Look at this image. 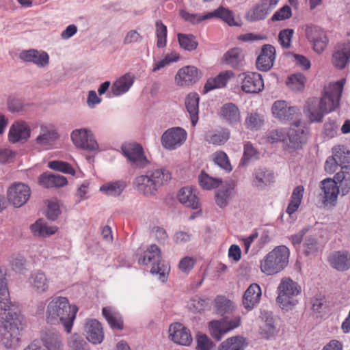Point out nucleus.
Returning a JSON list of instances; mask_svg holds the SVG:
<instances>
[{
    "label": "nucleus",
    "instance_id": "nucleus-40",
    "mask_svg": "<svg viewBox=\"0 0 350 350\" xmlns=\"http://www.w3.org/2000/svg\"><path fill=\"white\" fill-rule=\"evenodd\" d=\"M254 185L259 187L263 188L269 185L273 180V174L271 171L265 168H258L254 172Z\"/></svg>",
    "mask_w": 350,
    "mask_h": 350
},
{
    "label": "nucleus",
    "instance_id": "nucleus-52",
    "mask_svg": "<svg viewBox=\"0 0 350 350\" xmlns=\"http://www.w3.org/2000/svg\"><path fill=\"white\" fill-rule=\"evenodd\" d=\"M217 312L223 315L232 310V302L224 296H217L215 299Z\"/></svg>",
    "mask_w": 350,
    "mask_h": 350
},
{
    "label": "nucleus",
    "instance_id": "nucleus-18",
    "mask_svg": "<svg viewBox=\"0 0 350 350\" xmlns=\"http://www.w3.org/2000/svg\"><path fill=\"white\" fill-rule=\"evenodd\" d=\"M40 339L47 350H63L64 343L60 333L54 329H46L41 332Z\"/></svg>",
    "mask_w": 350,
    "mask_h": 350
},
{
    "label": "nucleus",
    "instance_id": "nucleus-12",
    "mask_svg": "<svg viewBox=\"0 0 350 350\" xmlns=\"http://www.w3.org/2000/svg\"><path fill=\"white\" fill-rule=\"evenodd\" d=\"M31 195L29 187L22 183H14L8 189L7 197L8 201L15 207H21L29 200Z\"/></svg>",
    "mask_w": 350,
    "mask_h": 350
},
{
    "label": "nucleus",
    "instance_id": "nucleus-28",
    "mask_svg": "<svg viewBox=\"0 0 350 350\" xmlns=\"http://www.w3.org/2000/svg\"><path fill=\"white\" fill-rule=\"evenodd\" d=\"M30 136V129L24 122H17L10 128L9 131V140L12 143H16L27 140Z\"/></svg>",
    "mask_w": 350,
    "mask_h": 350
},
{
    "label": "nucleus",
    "instance_id": "nucleus-11",
    "mask_svg": "<svg viewBox=\"0 0 350 350\" xmlns=\"http://www.w3.org/2000/svg\"><path fill=\"white\" fill-rule=\"evenodd\" d=\"M59 137L55 125L43 123L40 126V133L36 138V143L43 149L49 150L55 145Z\"/></svg>",
    "mask_w": 350,
    "mask_h": 350
},
{
    "label": "nucleus",
    "instance_id": "nucleus-17",
    "mask_svg": "<svg viewBox=\"0 0 350 350\" xmlns=\"http://www.w3.org/2000/svg\"><path fill=\"white\" fill-rule=\"evenodd\" d=\"M322 202L325 206H334L338 198L339 189L335 180L331 178L324 179L321 182Z\"/></svg>",
    "mask_w": 350,
    "mask_h": 350
},
{
    "label": "nucleus",
    "instance_id": "nucleus-35",
    "mask_svg": "<svg viewBox=\"0 0 350 350\" xmlns=\"http://www.w3.org/2000/svg\"><path fill=\"white\" fill-rule=\"evenodd\" d=\"M233 76L232 71H226L219 73L217 76L214 78H211L207 80L204 86V93L215 89L225 87L228 83L229 79Z\"/></svg>",
    "mask_w": 350,
    "mask_h": 350
},
{
    "label": "nucleus",
    "instance_id": "nucleus-8",
    "mask_svg": "<svg viewBox=\"0 0 350 350\" xmlns=\"http://www.w3.org/2000/svg\"><path fill=\"white\" fill-rule=\"evenodd\" d=\"M122 152L133 168L146 167L150 161L145 156L143 148L137 143H125L122 146Z\"/></svg>",
    "mask_w": 350,
    "mask_h": 350
},
{
    "label": "nucleus",
    "instance_id": "nucleus-43",
    "mask_svg": "<svg viewBox=\"0 0 350 350\" xmlns=\"http://www.w3.org/2000/svg\"><path fill=\"white\" fill-rule=\"evenodd\" d=\"M211 160L226 172L232 171V167L227 154L221 150L216 151L211 155Z\"/></svg>",
    "mask_w": 350,
    "mask_h": 350
},
{
    "label": "nucleus",
    "instance_id": "nucleus-36",
    "mask_svg": "<svg viewBox=\"0 0 350 350\" xmlns=\"http://www.w3.org/2000/svg\"><path fill=\"white\" fill-rule=\"evenodd\" d=\"M33 234L36 237H47L55 234L57 228L55 226H49L43 219H38L30 226Z\"/></svg>",
    "mask_w": 350,
    "mask_h": 350
},
{
    "label": "nucleus",
    "instance_id": "nucleus-7",
    "mask_svg": "<svg viewBox=\"0 0 350 350\" xmlns=\"http://www.w3.org/2000/svg\"><path fill=\"white\" fill-rule=\"evenodd\" d=\"M21 320L16 313H8L0 326V340L6 348L16 346L20 340Z\"/></svg>",
    "mask_w": 350,
    "mask_h": 350
},
{
    "label": "nucleus",
    "instance_id": "nucleus-33",
    "mask_svg": "<svg viewBox=\"0 0 350 350\" xmlns=\"http://www.w3.org/2000/svg\"><path fill=\"white\" fill-rule=\"evenodd\" d=\"M66 177L55 174H42L39 177V183L44 187H62L67 184Z\"/></svg>",
    "mask_w": 350,
    "mask_h": 350
},
{
    "label": "nucleus",
    "instance_id": "nucleus-14",
    "mask_svg": "<svg viewBox=\"0 0 350 350\" xmlns=\"http://www.w3.org/2000/svg\"><path fill=\"white\" fill-rule=\"evenodd\" d=\"M201 77V71L196 66H186L178 70L175 81L178 85L190 86L197 83Z\"/></svg>",
    "mask_w": 350,
    "mask_h": 350
},
{
    "label": "nucleus",
    "instance_id": "nucleus-53",
    "mask_svg": "<svg viewBox=\"0 0 350 350\" xmlns=\"http://www.w3.org/2000/svg\"><path fill=\"white\" fill-rule=\"evenodd\" d=\"M68 346L72 350H89V345L82 336L77 334H74L70 337Z\"/></svg>",
    "mask_w": 350,
    "mask_h": 350
},
{
    "label": "nucleus",
    "instance_id": "nucleus-3",
    "mask_svg": "<svg viewBox=\"0 0 350 350\" xmlns=\"http://www.w3.org/2000/svg\"><path fill=\"white\" fill-rule=\"evenodd\" d=\"M343 80L338 81L325 91L323 96L308 98L304 109H336L343 90Z\"/></svg>",
    "mask_w": 350,
    "mask_h": 350
},
{
    "label": "nucleus",
    "instance_id": "nucleus-29",
    "mask_svg": "<svg viewBox=\"0 0 350 350\" xmlns=\"http://www.w3.org/2000/svg\"><path fill=\"white\" fill-rule=\"evenodd\" d=\"M262 295L260 286L256 283L252 284L245 291L243 297L244 307L250 310L258 304Z\"/></svg>",
    "mask_w": 350,
    "mask_h": 350
},
{
    "label": "nucleus",
    "instance_id": "nucleus-41",
    "mask_svg": "<svg viewBox=\"0 0 350 350\" xmlns=\"http://www.w3.org/2000/svg\"><path fill=\"white\" fill-rule=\"evenodd\" d=\"M264 122V115L257 111H252L247 113L245 124L248 129L258 131L263 126Z\"/></svg>",
    "mask_w": 350,
    "mask_h": 350
},
{
    "label": "nucleus",
    "instance_id": "nucleus-25",
    "mask_svg": "<svg viewBox=\"0 0 350 350\" xmlns=\"http://www.w3.org/2000/svg\"><path fill=\"white\" fill-rule=\"evenodd\" d=\"M331 267L339 271H344L350 268V254L347 251H337L329 256Z\"/></svg>",
    "mask_w": 350,
    "mask_h": 350
},
{
    "label": "nucleus",
    "instance_id": "nucleus-54",
    "mask_svg": "<svg viewBox=\"0 0 350 350\" xmlns=\"http://www.w3.org/2000/svg\"><path fill=\"white\" fill-rule=\"evenodd\" d=\"M49 167L54 170L65 174L74 175L75 173L73 167L68 163L62 161H52L49 163Z\"/></svg>",
    "mask_w": 350,
    "mask_h": 350
},
{
    "label": "nucleus",
    "instance_id": "nucleus-46",
    "mask_svg": "<svg viewBox=\"0 0 350 350\" xmlns=\"http://www.w3.org/2000/svg\"><path fill=\"white\" fill-rule=\"evenodd\" d=\"M11 307L10 293L5 278L0 273V310H9Z\"/></svg>",
    "mask_w": 350,
    "mask_h": 350
},
{
    "label": "nucleus",
    "instance_id": "nucleus-58",
    "mask_svg": "<svg viewBox=\"0 0 350 350\" xmlns=\"http://www.w3.org/2000/svg\"><path fill=\"white\" fill-rule=\"evenodd\" d=\"M291 16V8L288 5H284L273 14V15L271 17V21H284L290 18Z\"/></svg>",
    "mask_w": 350,
    "mask_h": 350
},
{
    "label": "nucleus",
    "instance_id": "nucleus-48",
    "mask_svg": "<svg viewBox=\"0 0 350 350\" xmlns=\"http://www.w3.org/2000/svg\"><path fill=\"white\" fill-rule=\"evenodd\" d=\"M306 79L301 73L291 75L286 81V85L294 91H300L304 89Z\"/></svg>",
    "mask_w": 350,
    "mask_h": 350
},
{
    "label": "nucleus",
    "instance_id": "nucleus-1",
    "mask_svg": "<svg viewBox=\"0 0 350 350\" xmlns=\"http://www.w3.org/2000/svg\"><path fill=\"white\" fill-rule=\"evenodd\" d=\"M78 308L70 305L65 297H52L47 304L45 318L51 325H62L67 333L71 332Z\"/></svg>",
    "mask_w": 350,
    "mask_h": 350
},
{
    "label": "nucleus",
    "instance_id": "nucleus-27",
    "mask_svg": "<svg viewBox=\"0 0 350 350\" xmlns=\"http://www.w3.org/2000/svg\"><path fill=\"white\" fill-rule=\"evenodd\" d=\"M221 60L232 68H239L244 64L245 55L241 48H232L225 53Z\"/></svg>",
    "mask_w": 350,
    "mask_h": 350
},
{
    "label": "nucleus",
    "instance_id": "nucleus-62",
    "mask_svg": "<svg viewBox=\"0 0 350 350\" xmlns=\"http://www.w3.org/2000/svg\"><path fill=\"white\" fill-rule=\"evenodd\" d=\"M286 138V133L282 129L271 131L267 136V141L269 143L274 144L284 141Z\"/></svg>",
    "mask_w": 350,
    "mask_h": 350
},
{
    "label": "nucleus",
    "instance_id": "nucleus-30",
    "mask_svg": "<svg viewBox=\"0 0 350 350\" xmlns=\"http://www.w3.org/2000/svg\"><path fill=\"white\" fill-rule=\"evenodd\" d=\"M127 184L124 180L109 181L100 187V191L107 196L117 198L124 191Z\"/></svg>",
    "mask_w": 350,
    "mask_h": 350
},
{
    "label": "nucleus",
    "instance_id": "nucleus-9",
    "mask_svg": "<svg viewBox=\"0 0 350 350\" xmlns=\"http://www.w3.org/2000/svg\"><path fill=\"white\" fill-rule=\"evenodd\" d=\"M73 144L78 148L90 152L99 149V145L92 131L88 129H75L70 134Z\"/></svg>",
    "mask_w": 350,
    "mask_h": 350
},
{
    "label": "nucleus",
    "instance_id": "nucleus-42",
    "mask_svg": "<svg viewBox=\"0 0 350 350\" xmlns=\"http://www.w3.org/2000/svg\"><path fill=\"white\" fill-rule=\"evenodd\" d=\"M177 38L180 46L188 51H193L196 50L198 46V42L196 38L193 34H185L178 33Z\"/></svg>",
    "mask_w": 350,
    "mask_h": 350
},
{
    "label": "nucleus",
    "instance_id": "nucleus-4",
    "mask_svg": "<svg viewBox=\"0 0 350 350\" xmlns=\"http://www.w3.org/2000/svg\"><path fill=\"white\" fill-rule=\"evenodd\" d=\"M277 303L282 310L288 311L299 303L301 287L290 278H283L277 288Z\"/></svg>",
    "mask_w": 350,
    "mask_h": 350
},
{
    "label": "nucleus",
    "instance_id": "nucleus-13",
    "mask_svg": "<svg viewBox=\"0 0 350 350\" xmlns=\"http://www.w3.org/2000/svg\"><path fill=\"white\" fill-rule=\"evenodd\" d=\"M305 33L308 40L313 43L314 50L318 53H322L328 42L325 31L318 26L308 25Z\"/></svg>",
    "mask_w": 350,
    "mask_h": 350
},
{
    "label": "nucleus",
    "instance_id": "nucleus-5",
    "mask_svg": "<svg viewBox=\"0 0 350 350\" xmlns=\"http://www.w3.org/2000/svg\"><path fill=\"white\" fill-rule=\"evenodd\" d=\"M289 255L290 252L286 246L275 247L260 260V271L267 275L278 273L288 265Z\"/></svg>",
    "mask_w": 350,
    "mask_h": 350
},
{
    "label": "nucleus",
    "instance_id": "nucleus-63",
    "mask_svg": "<svg viewBox=\"0 0 350 350\" xmlns=\"http://www.w3.org/2000/svg\"><path fill=\"white\" fill-rule=\"evenodd\" d=\"M220 116L230 124H237L241 120L239 111H221Z\"/></svg>",
    "mask_w": 350,
    "mask_h": 350
},
{
    "label": "nucleus",
    "instance_id": "nucleus-51",
    "mask_svg": "<svg viewBox=\"0 0 350 350\" xmlns=\"http://www.w3.org/2000/svg\"><path fill=\"white\" fill-rule=\"evenodd\" d=\"M273 116L280 122L286 124L288 122L300 120L295 111H272Z\"/></svg>",
    "mask_w": 350,
    "mask_h": 350
},
{
    "label": "nucleus",
    "instance_id": "nucleus-32",
    "mask_svg": "<svg viewBox=\"0 0 350 350\" xmlns=\"http://www.w3.org/2000/svg\"><path fill=\"white\" fill-rule=\"evenodd\" d=\"M229 138V131L223 128L208 131L205 135V140L214 146H222Z\"/></svg>",
    "mask_w": 350,
    "mask_h": 350
},
{
    "label": "nucleus",
    "instance_id": "nucleus-49",
    "mask_svg": "<svg viewBox=\"0 0 350 350\" xmlns=\"http://www.w3.org/2000/svg\"><path fill=\"white\" fill-rule=\"evenodd\" d=\"M268 16L267 12L262 8L258 3L256 4L245 15V18L249 22H254L264 20Z\"/></svg>",
    "mask_w": 350,
    "mask_h": 350
},
{
    "label": "nucleus",
    "instance_id": "nucleus-31",
    "mask_svg": "<svg viewBox=\"0 0 350 350\" xmlns=\"http://www.w3.org/2000/svg\"><path fill=\"white\" fill-rule=\"evenodd\" d=\"M134 83V77L130 73H126L118 79L113 84L111 91L113 95L120 96L129 91Z\"/></svg>",
    "mask_w": 350,
    "mask_h": 350
},
{
    "label": "nucleus",
    "instance_id": "nucleus-22",
    "mask_svg": "<svg viewBox=\"0 0 350 350\" xmlns=\"http://www.w3.org/2000/svg\"><path fill=\"white\" fill-rule=\"evenodd\" d=\"M350 57V41L338 44L334 49L332 55V63L338 69H343Z\"/></svg>",
    "mask_w": 350,
    "mask_h": 350
},
{
    "label": "nucleus",
    "instance_id": "nucleus-37",
    "mask_svg": "<svg viewBox=\"0 0 350 350\" xmlns=\"http://www.w3.org/2000/svg\"><path fill=\"white\" fill-rule=\"evenodd\" d=\"M206 18H208V19L212 18H219L230 26L238 25V24L234 21L233 12L228 8L223 6H219L213 12H208Z\"/></svg>",
    "mask_w": 350,
    "mask_h": 350
},
{
    "label": "nucleus",
    "instance_id": "nucleus-50",
    "mask_svg": "<svg viewBox=\"0 0 350 350\" xmlns=\"http://www.w3.org/2000/svg\"><path fill=\"white\" fill-rule=\"evenodd\" d=\"M155 26L157 38V46L159 48H163L167 44V27L160 20L156 21Z\"/></svg>",
    "mask_w": 350,
    "mask_h": 350
},
{
    "label": "nucleus",
    "instance_id": "nucleus-19",
    "mask_svg": "<svg viewBox=\"0 0 350 350\" xmlns=\"http://www.w3.org/2000/svg\"><path fill=\"white\" fill-rule=\"evenodd\" d=\"M84 332L87 340L94 345L100 344L104 339V332L100 323L96 319L87 320Z\"/></svg>",
    "mask_w": 350,
    "mask_h": 350
},
{
    "label": "nucleus",
    "instance_id": "nucleus-59",
    "mask_svg": "<svg viewBox=\"0 0 350 350\" xmlns=\"http://www.w3.org/2000/svg\"><path fill=\"white\" fill-rule=\"evenodd\" d=\"M260 329V334L264 338L269 339L272 337L276 332V328L273 324L272 319H267L264 325L261 326Z\"/></svg>",
    "mask_w": 350,
    "mask_h": 350
},
{
    "label": "nucleus",
    "instance_id": "nucleus-34",
    "mask_svg": "<svg viewBox=\"0 0 350 350\" xmlns=\"http://www.w3.org/2000/svg\"><path fill=\"white\" fill-rule=\"evenodd\" d=\"M178 200L181 204L193 209H197L199 202L194 189L192 187H183L178 193Z\"/></svg>",
    "mask_w": 350,
    "mask_h": 350
},
{
    "label": "nucleus",
    "instance_id": "nucleus-57",
    "mask_svg": "<svg viewBox=\"0 0 350 350\" xmlns=\"http://www.w3.org/2000/svg\"><path fill=\"white\" fill-rule=\"evenodd\" d=\"M7 105L8 109H22L25 107H29L28 103L21 98L14 96H10L7 100Z\"/></svg>",
    "mask_w": 350,
    "mask_h": 350
},
{
    "label": "nucleus",
    "instance_id": "nucleus-2",
    "mask_svg": "<svg viewBox=\"0 0 350 350\" xmlns=\"http://www.w3.org/2000/svg\"><path fill=\"white\" fill-rule=\"evenodd\" d=\"M170 179L171 173L166 168H152L137 176L133 179V187L139 194L153 198L157 196L159 189Z\"/></svg>",
    "mask_w": 350,
    "mask_h": 350
},
{
    "label": "nucleus",
    "instance_id": "nucleus-47",
    "mask_svg": "<svg viewBox=\"0 0 350 350\" xmlns=\"http://www.w3.org/2000/svg\"><path fill=\"white\" fill-rule=\"evenodd\" d=\"M209 329L211 336L220 340L228 332V328L224 321H213L209 323Z\"/></svg>",
    "mask_w": 350,
    "mask_h": 350
},
{
    "label": "nucleus",
    "instance_id": "nucleus-6",
    "mask_svg": "<svg viewBox=\"0 0 350 350\" xmlns=\"http://www.w3.org/2000/svg\"><path fill=\"white\" fill-rule=\"evenodd\" d=\"M139 265L152 266L150 273L156 275L161 282L167 280L170 272V266L161 262V251L157 245L153 244L150 245L145 251L144 255L138 259Z\"/></svg>",
    "mask_w": 350,
    "mask_h": 350
},
{
    "label": "nucleus",
    "instance_id": "nucleus-23",
    "mask_svg": "<svg viewBox=\"0 0 350 350\" xmlns=\"http://www.w3.org/2000/svg\"><path fill=\"white\" fill-rule=\"evenodd\" d=\"M28 281L30 286L38 294H44L49 289V280L42 271H32Z\"/></svg>",
    "mask_w": 350,
    "mask_h": 350
},
{
    "label": "nucleus",
    "instance_id": "nucleus-39",
    "mask_svg": "<svg viewBox=\"0 0 350 350\" xmlns=\"http://www.w3.org/2000/svg\"><path fill=\"white\" fill-rule=\"evenodd\" d=\"M246 346L247 342L244 337L235 336L222 342L218 350H243Z\"/></svg>",
    "mask_w": 350,
    "mask_h": 350
},
{
    "label": "nucleus",
    "instance_id": "nucleus-61",
    "mask_svg": "<svg viewBox=\"0 0 350 350\" xmlns=\"http://www.w3.org/2000/svg\"><path fill=\"white\" fill-rule=\"evenodd\" d=\"M196 263V260L191 256H185L183 258L178 264L179 269L185 273H189Z\"/></svg>",
    "mask_w": 350,
    "mask_h": 350
},
{
    "label": "nucleus",
    "instance_id": "nucleus-44",
    "mask_svg": "<svg viewBox=\"0 0 350 350\" xmlns=\"http://www.w3.org/2000/svg\"><path fill=\"white\" fill-rule=\"evenodd\" d=\"M198 182L203 189L211 190L219 187L222 180L221 178H213L205 172L202 171L198 176Z\"/></svg>",
    "mask_w": 350,
    "mask_h": 350
},
{
    "label": "nucleus",
    "instance_id": "nucleus-64",
    "mask_svg": "<svg viewBox=\"0 0 350 350\" xmlns=\"http://www.w3.org/2000/svg\"><path fill=\"white\" fill-rule=\"evenodd\" d=\"M213 347V342L204 334L197 336V349L211 350Z\"/></svg>",
    "mask_w": 350,
    "mask_h": 350
},
{
    "label": "nucleus",
    "instance_id": "nucleus-38",
    "mask_svg": "<svg viewBox=\"0 0 350 350\" xmlns=\"http://www.w3.org/2000/svg\"><path fill=\"white\" fill-rule=\"evenodd\" d=\"M102 312L111 328L117 329L123 328L122 316L119 312L109 307L103 308Z\"/></svg>",
    "mask_w": 350,
    "mask_h": 350
},
{
    "label": "nucleus",
    "instance_id": "nucleus-15",
    "mask_svg": "<svg viewBox=\"0 0 350 350\" xmlns=\"http://www.w3.org/2000/svg\"><path fill=\"white\" fill-rule=\"evenodd\" d=\"M308 130L300 120L294 121L288 131V139L291 146L299 148L307 141Z\"/></svg>",
    "mask_w": 350,
    "mask_h": 350
},
{
    "label": "nucleus",
    "instance_id": "nucleus-55",
    "mask_svg": "<svg viewBox=\"0 0 350 350\" xmlns=\"http://www.w3.org/2000/svg\"><path fill=\"white\" fill-rule=\"evenodd\" d=\"M293 33L294 31L292 29H285L280 31L278 40L283 48H290Z\"/></svg>",
    "mask_w": 350,
    "mask_h": 350
},
{
    "label": "nucleus",
    "instance_id": "nucleus-45",
    "mask_svg": "<svg viewBox=\"0 0 350 350\" xmlns=\"http://www.w3.org/2000/svg\"><path fill=\"white\" fill-rule=\"evenodd\" d=\"M349 151L343 146H335L332 149V157L341 167V170L347 169L349 163Z\"/></svg>",
    "mask_w": 350,
    "mask_h": 350
},
{
    "label": "nucleus",
    "instance_id": "nucleus-26",
    "mask_svg": "<svg viewBox=\"0 0 350 350\" xmlns=\"http://www.w3.org/2000/svg\"><path fill=\"white\" fill-rule=\"evenodd\" d=\"M235 183L233 181L226 182L217 191L215 202L220 208L226 207L230 198L236 193Z\"/></svg>",
    "mask_w": 350,
    "mask_h": 350
},
{
    "label": "nucleus",
    "instance_id": "nucleus-21",
    "mask_svg": "<svg viewBox=\"0 0 350 350\" xmlns=\"http://www.w3.org/2000/svg\"><path fill=\"white\" fill-rule=\"evenodd\" d=\"M169 333L171 340L180 345H189L192 341L189 330L180 323L172 324L169 328Z\"/></svg>",
    "mask_w": 350,
    "mask_h": 350
},
{
    "label": "nucleus",
    "instance_id": "nucleus-56",
    "mask_svg": "<svg viewBox=\"0 0 350 350\" xmlns=\"http://www.w3.org/2000/svg\"><path fill=\"white\" fill-rule=\"evenodd\" d=\"M180 15L185 21L189 22L193 25L208 19V18H205L206 17V14L204 15L199 14H190L185 10H180Z\"/></svg>",
    "mask_w": 350,
    "mask_h": 350
},
{
    "label": "nucleus",
    "instance_id": "nucleus-10",
    "mask_svg": "<svg viewBox=\"0 0 350 350\" xmlns=\"http://www.w3.org/2000/svg\"><path fill=\"white\" fill-rule=\"evenodd\" d=\"M187 137V131L181 127H172L162 135L161 142L163 148L168 150H174L180 147Z\"/></svg>",
    "mask_w": 350,
    "mask_h": 350
},
{
    "label": "nucleus",
    "instance_id": "nucleus-60",
    "mask_svg": "<svg viewBox=\"0 0 350 350\" xmlns=\"http://www.w3.org/2000/svg\"><path fill=\"white\" fill-rule=\"evenodd\" d=\"M304 252L306 255L313 254L319 249V244L316 239L307 237L304 243Z\"/></svg>",
    "mask_w": 350,
    "mask_h": 350
},
{
    "label": "nucleus",
    "instance_id": "nucleus-20",
    "mask_svg": "<svg viewBox=\"0 0 350 350\" xmlns=\"http://www.w3.org/2000/svg\"><path fill=\"white\" fill-rule=\"evenodd\" d=\"M241 88L243 92L250 94H256L264 88V81L260 74L248 72L242 80Z\"/></svg>",
    "mask_w": 350,
    "mask_h": 350
},
{
    "label": "nucleus",
    "instance_id": "nucleus-16",
    "mask_svg": "<svg viewBox=\"0 0 350 350\" xmlns=\"http://www.w3.org/2000/svg\"><path fill=\"white\" fill-rule=\"evenodd\" d=\"M276 51L275 47L269 44L262 46L260 53L256 59V67L259 70L268 71L273 66Z\"/></svg>",
    "mask_w": 350,
    "mask_h": 350
},
{
    "label": "nucleus",
    "instance_id": "nucleus-24",
    "mask_svg": "<svg viewBox=\"0 0 350 350\" xmlns=\"http://www.w3.org/2000/svg\"><path fill=\"white\" fill-rule=\"evenodd\" d=\"M19 57L24 62H32L38 67L43 68L49 64V55L44 51H39L35 49L23 51Z\"/></svg>",
    "mask_w": 350,
    "mask_h": 350
}]
</instances>
